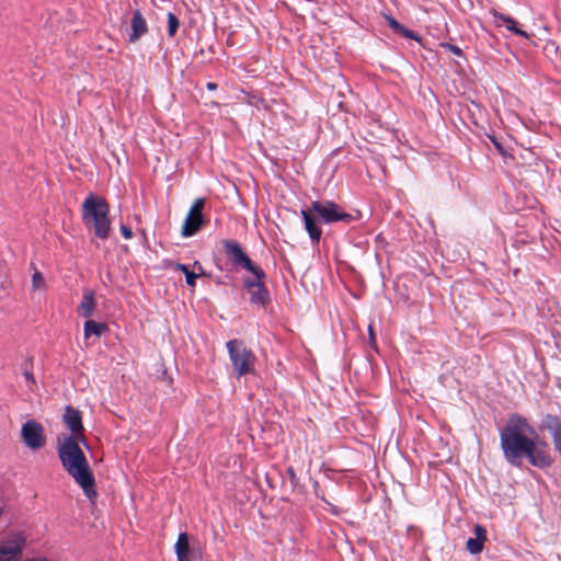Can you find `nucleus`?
<instances>
[{"label": "nucleus", "instance_id": "nucleus-27", "mask_svg": "<svg viewBox=\"0 0 561 561\" xmlns=\"http://www.w3.org/2000/svg\"><path fill=\"white\" fill-rule=\"evenodd\" d=\"M400 34H402L407 38H411V39H414V41H420L421 39L420 36L415 32H413L411 30H408L404 26H403V30L400 31Z\"/></svg>", "mask_w": 561, "mask_h": 561}, {"label": "nucleus", "instance_id": "nucleus-6", "mask_svg": "<svg viewBox=\"0 0 561 561\" xmlns=\"http://www.w3.org/2000/svg\"><path fill=\"white\" fill-rule=\"evenodd\" d=\"M204 207V198H196L193 202L182 226L181 233L183 237H192L196 234L207 224V220L203 215Z\"/></svg>", "mask_w": 561, "mask_h": 561}, {"label": "nucleus", "instance_id": "nucleus-3", "mask_svg": "<svg viewBox=\"0 0 561 561\" xmlns=\"http://www.w3.org/2000/svg\"><path fill=\"white\" fill-rule=\"evenodd\" d=\"M110 205L104 197L90 193L81 205V217L87 229L93 231L99 239L105 240L110 236L111 220L108 218Z\"/></svg>", "mask_w": 561, "mask_h": 561}, {"label": "nucleus", "instance_id": "nucleus-2", "mask_svg": "<svg viewBox=\"0 0 561 561\" xmlns=\"http://www.w3.org/2000/svg\"><path fill=\"white\" fill-rule=\"evenodd\" d=\"M75 437H57V453L64 470L80 485L91 503L98 497L95 478Z\"/></svg>", "mask_w": 561, "mask_h": 561}, {"label": "nucleus", "instance_id": "nucleus-20", "mask_svg": "<svg viewBox=\"0 0 561 561\" xmlns=\"http://www.w3.org/2000/svg\"><path fill=\"white\" fill-rule=\"evenodd\" d=\"M169 268L173 273H183L185 276V280H196V278H198V274L194 270H190L187 265L180 263H170Z\"/></svg>", "mask_w": 561, "mask_h": 561}, {"label": "nucleus", "instance_id": "nucleus-7", "mask_svg": "<svg viewBox=\"0 0 561 561\" xmlns=\"http://www.w3.org/2000/svg\"><path fill=\"white\" fill-rule=\"evenodd\" d=\"M21 435L24 444L33 450L42 448L46 443L43 426L34 420H28L22 425Z\"/></svg>", "mask_w": 561, "mask_h": 561}, {"label": "nucleus", "instance_id": "nucleus-13", "mask_svg": "<svg viewBox=\"0 0 561 561\" xmlns=\"http://www.w3.org/2000/svg\"><path fill=\"white\" fill-rule=\"evenodd\" d=\"M300 215L305 222V229L309 234L312 242L318 243L322 236V230L318 225L317 216L311 211L310 208L301 209Z\"/></svg>", "mask_w": 561, "mask_h": 561}, {"label": "nucleus", "instance_id": "nucleus-26", "mask_svg": "<svg viewBox=\"0 0 561 561\" xmlns=\"http://www.w3.org/2000/svg\"><path fill=\"white\" fill-rule=\"evenodd\" d=\"M551 436H552L554 448L559 453L560 458H561V432L553 433Z\"/></svg>", "mask_w": 561, "mask_h": 561}, {"label": "nucleus", "instance_id": "nucleus-32", "mask_svg": "<svg viewBox=\"0 0 561 561\" xmlns=\"http://www.w3.org/2000/svg\"><path fill=\"white\" fill-rule=\"evenodd\" d=\"M492 142L494 144L495 148L497 149V151L501 153V154H504L505 153V150L503 148V146L496 141L495 138H492Z\"/></svg>", "mask_w": 561, "mask_h": 561}, {"label": "nucleus", "instance_id": "nucleus-31", "mask_svg": "<svg viewBox=\"0 0 561 561\" xmlns=\"http://www.w3.org/2000/svg\"><path fill=\"white\" fill-rule=\"evenodd\" d=\"M25 379L31 382L32 385H35V378L32 371L25 370L24 371Z\"/></svg>", "mask_w": 561, "mask_h": 561}, {"label": "nucleus", "instance_id": "nucleus-23", "mask_svg": "<svg viewBox=\"0 0 561 561\" xmlns=\"http://www.w3.org/2000/svg\"><path fill=\"white\" fill-rule=\"evenodd\" d=\"M392 289L396 293V295L398 296L399 300H402V301L408 300V295L405 294V284L404 283H402V284L393 283Z\"/></svg>", "mask_w": 561, "mask_h": 561}, {"label": "nucleus", "instance_id": "nucleus-28", "mask_svg": "<svg viewBox=\"0 0 561 561\" xmlns=\"http://www.w3.org/2000/svg\"><path fill=\"white\" fill-rule=\"evenodd\" d=\"M121 233L125 239H130L133 237L131 228L125 225L121 226Z\"/></svg>", "mask_w": 561, "mask_h": 561}, {"label": "nucleus", "instance_id": "nucleus-9", "mask_svg": "<svg viewBox=\"0 0 561 561\" xmlns=\"http://www.w3.org/2000/svg\"><path fill=\"white\" fill-rule=\"evenodd\" d=\"M25 543V538L16 535L5 543L0 545V561H15Z\"/></svg>", "mask_w": 561, "mask_h": 561}, {"label": "nucleus", "instance_id": "nucleus-12", "mask_svg": "<svg viewBox=\"0 0 561 561\" xmlns=\"http://www.w3.org/2000/svg\"><path fill=\"white\" fill-rule=\"evenodd\" d=\"M148 32V25L146 19L144 18L140 10H136L133 13V18L130 21V33L128 35V41L130 43H136Z\"/></svg>", "mask_w": 561, "mask_h": 561}, {"label": "nucleus", "instance_id": "nucleus-33", "mask_svg": "<svg viewBox=\"0 0 561 561\" xmlns=\"http://www.w3.org/2000/svg\"><path fill=\"white\" fill-rule=\"evenodd\" d=\"M32 280H43L41 272L35 271V273L32 276Z\"/></svg>", "mask_w": 561, "mask_h": 561}, {"label": "nucleus", "instance_id": "nucleus-14", "mask_svg": "<svg viewBox=\"0 0 561 561\" xmlns=\"http://www.w3.org/2000/svg\"><path fill=\"white\" fill-rule=\"evenodd\" d=\"M250 301L260 306H265L270 301V294L265 283H244Z\"/></svg>", "mask_w": 561, "mask_h": 561}, {"label": "nucleus", "instance_id": "nucleus-4", "mask_svg": "<svg viewBox=\"0 0 561 561\" xmlns=\"http://www.w3.org/2000/svg\"><path fill=\"white\" fill-rule=\"evenodd\" d=\"M226 347L237 377L255 374L256 356L242 340H230L226 343Z\"/></svg>", "mask_w": 561, "mask_h": 561}, {"label": "nucleus", "instance_id": "nucleus-16", "mask_svg": "<svg viewBox=\"0 0 561 561\" xmlns=\"http://www.w3.org/2000/svg\"><path fill=\"white\" fill-rule=\"evenodd\" d=\"M95 306L94 293L90 289H85L82 300L77 307V312L80 317L89 318L93 314Z\"/></svg>", "mask_w": 561, "mask_h": 561}, {"label": "nucleus", "instance_id": "nucleus-21", "mask_svg": "<svg viewBox=\"0 0 561 561\" xmlns=\"http://www.w3.org/2000/svg\"><path fill=\"white\" fill-rule=\"evenodd\" d=\"M545 426L551 433H560L561 432V420L557 415L548 414L545 419Z\"/></svg>", "mask_w": 561, "mask_h": 561}, {"label": "nucleus", "instance_id": "nucleus-29", "mask_svg": "<svg viewBox=\"0 0 561 561\" xmlns=\"http://www.w3.org/2000/svg\"><path fill=\"white\" fill-rule=\"evenodd\" d=\"M546 51H549V53H557L558 51V46L554 42L552 41H549L545 48H543Z\"/></svg>", "mask_w": 561, "mask_h": 561}, {"label": "nucleus", "instance_id": "nucleus-22", "mask_svg": "<svg viewBox=\"0 0 561 561\" xmlns=\"http://www.w3.org/2000/svg\"><path fill=\"white\" fill-rule=\"evenodd\" d=\"M179 26H180V21H179L178 16L174 13L169 12L168 13V35H169V37H173L176 34Z\"/></svg>", "mask_w": 561, "mask_h": 561}, {"label": "nucleus", "instance_id": "nucleus-18", "mask_svg": "<svg viewBox=\"0 0 561 561\" xmlns=\"http://www.w3.org/2000/svg\"><path fill=\"white\" fill-rule=\"evenodd\" d=\"M237 271H243L256 278V280H262L265 277V273L260 265L254 263L249 255L240 263V265L236 268Z\"/></svg>", "mask_w": 561, "mask_h": 561}, {"label": "nucleus", "instance_id": "nucleus-17", "mask_svg": "<svg viewBox=\"0 0 561 561\" xmlns=\"http://www.w3.org/2000/svg\"><path fill=\"white\" fill-rule=\"evenodd\" d=\"M175 554L178 561H192L191 560V549L188 535L186 533H181L178 536L175 546H174Z\"/></svg>", "mask_w": 561, "mask_h": 561}, {"label": "nucleus", "instance_id": "nucleus-15", "mask_svg": "<svg viewBox=\"0 0 561 561\" xmlns=\"http://www.w3.org/2000/svg\"><path fill=\"white\" fill-rule=\"evenodd\" d=\"M474 538H469L466 542V548L471 554H478L483 550L484 542L486 541V529L477 524L473 528Z\"/></svg>", "mask_w": 561, "mask_h": 561}, {"label": "nucleus", "instance_id": "nucleus-37", "mask_svg": "<svg viewBox=\"0 0 561 561\" xmlns=\"http://www.w3.org/2000/svg\"><path fill=\"white\" fill-rule=\"evenodd\" d=\"M192 288L195 286L196 283L190 282L187 283Z\"/></svg>", "mask_w": 561, "mask_h": 561}, {"label": "nucleus", "instance_id": "nucleus-8", "mask_svg": "<svg viewBox=\"0 0 561 561\" xmlns=\"http://www.w3.org/2000/svg\"><path fill=\"white\" fill-rule=\"evenodd\" d=\"M62 421L71 432V435H62L61 437H75V439L80 440L81 443L85 442L82 416L79 410L71 405H67L62 415Z\"/></svg>", "mask_w": 561, "mask_h": 561}, {"label": "nucleus", "instance_id": "nucleus-25", "mask_svg": "<svg viewBox=\"0 0 561 561\" xmlns=\"http://www.w3.org/2000/svg\"><path fill=\"white\" fill-rule=\"evenodd\" d=\"M386 20L388 22V25L397 33H400L401 30H403V25L399 23L392 16H386Z\"/></svg>", "mask_w": 561, "mask_h": 561}, {"label": "nucleus", "instance_id": "nucleus-11", "mask_svg": "<svg viewBox=\"0 0 561 561\" xmlns=\"http://www.w3.org/2000/svg\"><path fill=\"white\" fill-rule=\"evenodd\" d=\"M490 13L493 15L496 26L504 25L508 31H511L515 35L522 36L524 38L530 37V34L518 27V22L511 15L500 13L494 9H492Z\"/></svg>", "mask_w": 561, "mask_h": 561}, {"label": "nucleus", "instance_id": "nucleus-19", "mask_svg": "<svg viewBox=\"0 0 561 561\" xmlns=\"http://www.w3.org/2000/svg\"><path fill=\"white\" fill-rule=\"evenodd\" d=\"M107 331L105 323L95 322L93 320H87L84 322V336L88 339L91 335L101 336Z\"/></svg>", "mask_w": 561, "mask_h": 561}, {"label": "nucleus", "instance_id": "nucleus-24", "mask_svg": "<svg viewBox=\"0 0 561 561\" xmlns=\"http://www.w3.org/2000/svg\"><path fill=\"white\" fill-rule=\"evenodd\" d=\"M440 46L447 50H449L450 53H453L454 55L458 56V57H462L463 56V53L462 50L456 46V45H453L450 43H442Z\"/></svg>", "mask_w": 561, "mask_h": 561}, {"label": "nucleus", "instance_id": "nucleus-34", "mask_svg": "<svg viewBox=\"0 0 561 561\" xmlns=\"http://www.w3.org/2000/svg\"><path fill=\"white\" fill-rule=\"evenodd\" d=\"M217 87H218V85H217V83H215V82H208V83L206 84V88H207L208 90H210V91H215V90L217 89Z\"/></svg>", "mask_w": 561, "mask_h": 561}, {"label": "nucleus", "instance_id": "nucleus-35", "mask_svg": "<svg viewBox=\"0 0 561 561\" xmlns=\"http://www.w3.org/2000/svg\"><path fill=\"white\" fill-rule=\"evenodd\" d=\"M41 285H44V283H37V282H34V283H33V288H34V289H37V288H39V287H41Z\"/></svg>", "mask_w": 561, "mask_h": 561}, {"label": "nucleus", "instance_id": "nucleus-10", "mask_svg": "<svg viewBox=\"0 0 561 561\" xmlns=\"http://www.w3.org/2000/svg\"><path fill=\"white\" fill-rule=\"evenodd\" d=\"M222 249L226 257L234 268L248 256L240 243L232 239L224 240Z\"/></svg>", "mask_w": 561, "mask_h": 561}, {"label": "nucleus", "instance_id": "nucleus-30", "mask_svg": "<svg viewBox=\"0 0 561 561\" xmlns=\"http://www.w3.org/2000/svg\"><path fill=\"white\" fill-rule=\"evenodd\" d=\"M368 332H369L370 345L375 347L376 346V335H375V332H374V329H373L371 324L368 327Z\"/></svg>", "mask_w": 561, "mask_h": 561}, {"label": "nucleus", "instance_id": "nucleus-36", "mask_svg": "<svg viewBox=\"0 0 561 561\" xmlns=\"http://www.w3.org/2000/svg\"><path fill=\"white\" fill-rule=\"evenodd\" d=\"M288 473H289V476H290V478H291V479H295V477H296V476H295V472H294V469H293V468H289V469H288Z\"/></svg>", "mask_w": 561, "mask_h": 561}, {"label": "nucleus", "instance_id": "nucleus-1", "mask_svg": "<svg viewBox=\"0 0 561 561\" xmlns=\"http://www.w3.org/2000/svg\"><path fill=\"white\" fill-rule=\"evenodd\" d=\"M536 438L537 433L526 417L512 414L500 432L501 449L505 460L514 467H520L524 458L535 467H550L552 458L547 450L548 445Z\"/></svg>", "mask_w": 561, "mask_h": 561}, {"label": "nucleus", "instance_id": "nucleus-5", "mask_svg": "<svg viewBox=\"0 0 561 561\" xmlns=\"http://www.w3.org/2000/svg\"><path fill=\"white\" fill-rule=\"evenodd\" d=\"M309 208L318 217L319 222L321 224L330 225L337 221L350 224L354 220V216L352 214L344 211L333 201H313Z\"/></svg>", "mask_w": 561, "mask_h": 561}]
</instances>
